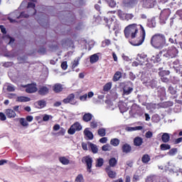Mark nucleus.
Wrapping results in <instances>:
<instances>
[{
    "mask_svg": "<svg viewBox=\"0 0 182 182\" xmlns=\"http://www.w3.org/2000/svg\"><path fill=\"white\" fill-rule=\"evenodd\" d=\"M160 149L163 151H166V150H170L171 149V146L170 144H162L160 145Z\"/></svg>",
    "mask_w": 182,
    "mask_h": 182,
    "instance_id": "nucleus-41",
    "label": "nucleus"
},
{
    "mask_svg": "<svg viewBox=\"0 0 182 182\" xmlns=\"http://www.w3.org/2000/svg\"><path fill=\"white\" fill-rule=\"evenodd\" d=\"M23 87L26 88V93H36L38 92V87L36 83H31L23 85Z\"/></svg>",
    "mask_w": 182,
    "mask_h": 182,
    "instance_id": "nucleus-10",
    "label": "nucleus"
},
{
    "mask_svg": "<svg viewBox=\"0 0 182 182\" xmlns=\"http://www.w3.org/2000/svg\"><path fill=\"white\" fill-rule=\"evenodd\" d=\"M79 62H80V58L78 57L74 60L72 65V68L75 69V68L79 66Z\"/></svg>",
    "mask_w": 182,
    "mask_h": 182,
    "instance_id": "nucleus-46",
    "label": "nucleus"
},
{
    "mask_svg": "<svg viewBox=\"0 0 182 182\" xmlns=\"http://www.w3.org/2000/svg\"><path fill=\"white\" fill-rule=\"evenodd\" d=\"M112 89V82H107L103 87L104 92H109Z\"/></svg>",
    "mask_w": 182,
    "mask_h": 182,
    "instance_id": "nucleus-47",
    "label": "nucleus"
},
{
    "mask_svg": "<svg viewBox=\"0 0 182 182\" xmlns=\"http://www.w3.org/2000/svg\"><path fill=\"white\" fill-rule=\"evenodd\" d=\"M176 15H178V16L182 19V10H178L176 11Z\"/></svg>",
    "mask_w": 182,
    "mask_h": 182,
    "instance_id": "nucleus-64",
    "label": "nucleus"
},
{
    "mask_svg": "<svg viewBox=\"0 0 182 182\" xmlns=\"http://www.w3.org/2000/svg\"><path fill=\"white\" fill-rule=\"evenodd\" d=\"M137 32H139V28H137V24H130L127 26L124 31L125 38H132V39H134L136 38V35H137Z\"/></svg>",
    "mask_w": 182,
    "mask_h": 182,
    "instance_id": "nucleus-3",
    "label": "nucleus"
},
{
    "mask_svg": "<svg viewBox=\"0 0 182 182\" xmlns=\"http://www.w3.org/2000/svg\"><path fill=\"white\" fill-rule=\"evenodd\" d=\"M105 171L109 178H116V176L117 173H116L115 171H112V168H110V166H107Z\"/></svg>",
    "mask_w": 182,
    "mask_h": 182,
    "instance_id": "nucleus-21",
    "label": "nucleus"
},
{
    "mask_svg": "<svg viewBox=\"0 0 182 182\" xmlns=\"http://www.w3.org/2000/svg\"><path fill=\"white\" fill-rule=\"evenodd\" d=\"M139 28L141 30V36L137 38V41H129V43L132 45V46H140L144 42V39H146V31L144 28L141 25H139Z\"/></svg>",
    "mask_w": 182,
    "mask_h": 182,
    "instance_id": "nucleus-6",
    "label": "nucleus"
},
{
    "mask_svg": "<svg viewBox=\"0 0 182 182\" xmlns=\"http://www.w3.org/2000/svg\"><path fill=\"white\" fill-rule=\"evenodd\" d=\"M136 60L139 62L141 65H145L147 63V55H146L144 53H142L141 54H138L136 58Z\"/></svg>",
    "mask_w": 182,
    "mask_h": 182,
    "instance_id": "nucleus-13",
    "label": "nucleus"
},
{
    "mask_svg": "<svg viewBox=\"0 0 182 182\" xmlns=\"http://www.w3.org/2000/svg\"><path fill=\"white\" fill-rule=\"evenodd\" d=\"M36 5L32 3L29 2L27 6V9H28V14H26L25 12H21L20 14L18 13V11H14V13L11 14V16L9 17V21L11 23L14 22H16L15 19H21V18H28L29 16L35 15L36 14V9H35Z\"/></svg>",
    "mask_w": 182,
    "mask_h": 182,
    "instance_id": "nucleus-1",
    "label": "nucleus"
},
{
    "mask_svg": "<svg viewBox=\"0 0 182 182\" xmlns=\"http://www.w3.org/2000/svg\"><path fill=\"white\" fill-rule=\"evenodd\" d=\"M168 16H170V9H164L160 14V22L162 24L166 23V21L168 19Z\"/></svg>",
    "mask_w": 182,
    "mask_h": 182,
    "instance_id": "nucleus-9",
    "label": "nucleus"
},
{
    "mask_svg": "<svg viewBox=\"0 0 182 182\" xmlns=\"http://www.w3.org/2000/svg\"><path fill=\"white\" fill-rule=\"evenodd\" d=\"M110 43H111L110 40H105L102 41V45H104V46H109Z\"/></svg>",
    "mask_w": 182,
    "mask_h": 182,
    "instance_id": "nucleus-63",
    "label": "nucleus"
},
{
    "mask_svg": "<svg viewBox=\"0 0 182 182\" xmlns=\"http://www.w3.org/2000/svg\"><path fill=\"white\" fill-rule=\"evenodd\" d=\"M82 162L86 164L87 171H88V173H92V164L93 163V159H92L90 156H86L82 159Z\"/></svg>",
    "mask_w": 182,
    "mask_h": 182,
    "instance_id": "nucleus-7",
    "label": "nucleus"
},
{
    "mask_svg": "<svg viewBox=\"0 0 182 182\" xmlns=\"http://www.w3.org/2000/svg\"><path fill=\"white\" fill-rule=\"evenodd\" d=\"M104 163H105V161L103 160V159L100 158V159H97V163H96L95 166L96 167H102V166H103Z\"/></svg>",
    "mask_w": 182,
    "mask_h": 182,
    "instance_id": "nucleus-50",
    "label": "nucleus"
},
{
    "mask_svg": "<svg viewBox=\"0 0 182 182\" xmlns=\"http://www.w3.org/2000/svg\"><path fill=\"white\" fill-rule=\"evenodd\" d=\"M97 133L100 137H105V136H106V129L100 128L98 129Z\"/></svg>",
    "mask_w": 182,
    "mask_h": 182,
    "instance_id": "nucleus-44",
    "label": "nucleus"
},
{
    "mask_svg": "<svg viewBox=\"0 0 182 182\" xmlns=\"http://www.w3.org/2000/svg\"><path fill=\"white\" fill-rule=\"evenodd\" d=\"M90 127L92 129H96V127H97V121L96 120H92L91 122H90Z\"/></svg>",
    "mask_w": 182,
    "mask_h": 182,
    "instance_id": "nucleus-52",
    "label": "nucleus"
},
{
    "mask_svg": "<svg viewBox=\"0 0 182 182\" xmlns=\"http://www.w3.org/2000/svg\"><path fill=\"white\" fill-rule=\"evenodd\" d=\"M89 147L94 154H96L97 153V151H99V149H97V146L95 144L90 143Z\"/></svg>",
    "mask_w": 182,
    "mask_h": 182,
    "instance_id": "nucleus-34",
    "label": "nucleus"
},
{
    "mask_svg": "<svg viewBox=\"0 0 182 182\" xmlns=\"http://www.w3.org/2000/svg\"><path fill=\"white\" fill-rule=\"evenodd\" d=\"M53 90H54V92L55 93H60V92H62V90H63V85H62L60 83H56L53 87Z\"/></svg>",
    "mask_w": 182,
    "mask_h": 182,
    "instance_id": "nucleus-24",
    "label": "nucleus"
},
{
    "mask_svg": "<svg viewBox=\"0 0 182 182\" xmlns=\"http://www.w3.org/2000/svg\"><path fill=\"white\" fill-rule=\"evenodd\" d=\"M99 60V55L97 53H95L94 55H92L90 57V63L93 64V63H96V62H97Z\"/></svg>",
    "mask_w": 182,
    "mask_h": 182,
    "instance_id": "nucleus-31",
    "label": "nucleus"
},
{
    "mask_svg": "<svg viewBox=\"0 0 182 182\" xmlns=\"http://www.w3.org/2000/svg\"><path fill=\"white\" fill-rule=\"evenodd\" d=\"M61 68L62 69H63V70H66V69H68V62L67 61H64L61 63Z\"/></svg>",
    "mask_w": 182,
    "mask_h": 182,
    "instance_id": "nucleus-59",
    "label": "nucleus"
},
{
    "mask_svg": "<svg viewBox=\"0 0 182 182\" xmlns=\"http://www.w3.org/2000/svg\"><path fill=\"white\" fill-rule=\"evenodd\" d=\"M163 143H168L170 141V134L163 133L161 136Z\"/></svg>",
    "mask_w": 182,
    "mask_h": 182,
    "instance_id": "nucleus-29",
    "label": "nucleus"
},
{
    "mask_svg": "<svg viewBox=\"0 0 182 182\" xmlns=\"http://www.w3.org/2000/svg\"><path fill=\"white\" fill-rule=\"evenodd\" d=\"M122 79V73L120 71H117L112 78L113 82H117Z\"/></svg>",
    "mask_w": 182,
    "mask_h": 182,
    "instance_id": "nucleus-32",
    "label": "nucleus"
},
{
    "mask_svg": "<svg viewBox=\"0 0 182 182\" xmlns=\"http://www.w3.org/2000/svg\"><path fill=\"white\" fill-rule=\"evenodd\" d=\"M87 99V94H85L80 97V100H81V102H85Z\"/></svg>",
    "mask_w": 182,
    "mask_h": 182,
    "instance_id": "nucleus-62",
    "label": "nucleus"
},
{
    "mask_svg": "<svg viewBox=\"0 0 182 182\" xmlns=\"http://www.w3.org/2000/svg\"><path fill=\"white\" fill-rule=\"evenodd\" d=\"M100 143L105 144V143H107V137H102L100 139Z\"/></svg>",
    "mask_w": 182,
    "mask_h": 182,
    "instance_id": "nucleus-61",
    "label": "nucleus"
},
{
    "mask_svg": "<svg viewBox=\"0 0 182 182\" xmlns=\"http://www.w3.org/2000/svg\"><path fill=\"white\" fill-rule=\"evenodd\" d=\"M0 120H1V122H5V120H6V115L3 112H0Z\"/></svg>",
    "mask_w": 182,
    "mask_h": 182,
    "instance_id": "nucleus-60",
    "label": "nucleus"
},
{
    "mask_svg": "<svg viewBox=\"0 0 182 182\" xmlns=\"http://www.w3.org/2000/svg\"><path fill=\"white\" fill-rule=\"evenodd\" d=\"M151 45L155 49H163L166 46V36L156 33L151 38Z\"/></svg>",
    "mask_w": 182,
    "mask_h": 182,
    "instance_id": "nucleus-2",
    "label": "nucleus"
},
{
    "mask_svg": "<svg viewBox=\"0 0 182 182\" xmlns=\"http://www.w3.org/2000/svg\"><path fill=\"white\" fill-rule=\"evenodd\" d=\"M4 113L8 119H14L16 117V112H15L14 110L12 109H6Z\"/></svg>",
    "mask_w": 182,
    "mask_h": 182,
    "instance_id": "nucleus-16",
    "label": "nucleus"
},
{
    "mask_svg": "<svg viewBox=\"0 0 182 182\" xmlns=\"http://www.w3.org/2000/svg\"><path fill=\"white\" fill-rule=\"evenodd\" d=\"M145 137L146 139H151V137H153V132H151V131L146 132L145 134Z\"/></svg>",
    "mask_w": 182,
    "mask_h": 182,
    "instance_id": "nucleus-53",
    "label": "nucleus"
},
{
    "mask_svg": "<svg viewBox=\"0 0 182 182\" xmlns=\"http://www.w3.org/2000/svg\"><path fill=\"white\" fill-rule=\"evenodd\" d=\"M143 144V138L140 136H136L134 139V146H136V147H140Z\"/></svg>",
    "mask_w": 182,
    "mask_h": 182,
    "instance_id": "nucleus-25",
    "label": "nucleus"
},
{
    "mask_svg": "<svg viewBox=\"0 0 182 182\" xmlns=\"http://www.w3.org/2000/svg\"><path fill=\"white\" fill-rule=\"evenodd\" d=\"M166 95V88L164 87H161L158 88V96L161 98V100H164Z\"/></svg>",
    "mask_w": 182,
    "mask_h": 182,
    "instance_id": "nucleus-18",
    "label": "nucleus"
},
{
    "mask_svg": "<svg viewBox=\"0 0 182 182\" xmlns=\"http://www.w3.org/2000/svg\"><path fill=\"white\" fill-rule=\"evenodd\" d=\"M59 161L61 163V164H63V166H68V164L70 163V161L67 159L66 156H60Z\"/></svg>",
    "mask_w": 182,
    "mask_h": 182,
    "instance_id": "nucleus-30",
    "label": "nucleus"
},
{
    "mask_svg": "<svg viewBox=\"0 0 182 182\" xmlns=\"http://www.w3.org/2000/svg\"><path fill=\"white\" fill-rule=\"evenodd\" d=\"M171 106H173V102L167 101L157 104L156 109H167V107H171Z\"/></svg>",
    "mask_w": 182,
    "mask_h": 182,
    "instance_id": "nucleus-14",
    "label": "nucleus"
},
{
    "mask_svg": "<svg viewBox=\"0 0 182 182\" xmlns=\"http://www.w3.org/2000/svg\"><path fill=\"white\" fill-rule=\"evenodd\" d=\"M118 107L121 113H124V112H127V110H129V107H130V105H129V102L127 101H121L119 102Z\"/></svg>",
    "mask_w": 182,
    "mask_h": 182,
    "instance_id": "nucleus-12",
    "label": "nucleus"
},
{
    "mask_svg": "<svg viewBox=\"0 0 182 182\" xmlns=\"http://www.w3.org/2000/svg\"><path fill=\"white\" fill-rule=\"evenodd\" d=\"M144 83L147 87H151V89L157 87V80H149Z\"/></svg>",
    "mask_w": 182,
    "mask_h": 182,
    "instance_id": "nucleus-20",
    "label": "nucleus"
},
{
    "mask_svg": "<svg viewBox=\"0 0 182 182\" xmlns=\"http://www.w3.org/2000/svg\"><path fill=\"white\" fill-rule=\"evenodd\" d=\"M149 28H156V18H152L148 21Z\"/></svg>",
    "mask_w": 182,
    "mask_h": 182,
    "instance_id": "nucleus-43",
    "label": "nucleus"
},
{
    "mask_svg": "<svg viewBox=\"0 0 182 182\" xmlns=\"http://www.w3.org/2000/svg\"><path fill=\"white\" fill-rule=\"evenodd\" d=\"M63 103L65 105H68V103H70V105H75L77 103V101L75 100V94L72 93L70 94L66 98H65L63 100Z\"/></svg>",
    "mask_w": 182,
    "mask_h": 182,
    "instance_id": "nucleus-11",
    "label": "nucleus"
},
{
    "mask_svg": "<svg viewBox=\"0 0 182 182\" xmlns=\"http://www.w3.org/2000/svg\"><path fill=\"white\" fill-rule=\"evenodd\" d=\"M110 144L114 146V147H117V146L120 144V140H119L117 138L112 139L110 141Z\"/></svg>",
    "mask_w": 182,
    "mask_h": 182,
    "instance_id": "nucleus-38",
    "label": "nucleus"
},
{
    "mask_svg": "<svg viewBox=\"0 0 182 182\" xmlns=\"http://www.w3.org/2000/svg\"><path fill=\"white\" fill-rule=\"evenodd\" d=\"M168 91L169 93H171V95H176V90H174V87L172 86L168 87Z\"/></svg>",
    "mask_w": 182,
    "mask_h": 182,
    "instance_id": "nucleus-58",
    "label": "nucleus"
},
{
    "mask_svg": "<svg viewBox=\"0 0 182 182\" xmlns=\"http://www.w3.org/2000/svg\"><path fill=\"white\" fill-rule=\"evenodd\" d=\"M105 103H106L107 107V109H109V110H114L115 106L113 105V102H112V101L107 100L105 101Z\"/></svg>",
    "mask_w": 182,
    "mask_h": 182,
    "instance_id": "nucleus-40",
    "label": "nucleus"
},
{
    "mask_svg": "<svg viewBox=\"0 0 182 182\" xmlns=\"http://www.w3.org/2000/svg\"><path fill=\"white\" fill-rule=\"evenodd\" d=\"M108 2L109 6L111 8H114L116 6V1L114 0H109Z\"/></svg>",
    "mask_w": 182,
    "mask_h": 182,
    "instance_id": "nucleus-54",
    "label": "nucleus"
},
{
    "mask_svg": "<svg viewBox=\"0 0 182 182\" xmlns=\"http://www.w3.org/2000/svg\"><path fill=\"white\" fill-rule=\"evenodd\" d=\"M133 92V87L125 85L123 88L122 96H129Z\"/></svg>",
    "mask_w": 182,
    "mask_h": 182,
    "instance_id": "nucleus-22",
    "label": "nucleus"
},
{
    "mask_svg": "<svg viewBox=\"0 0 182 182\" xmlns=\"http://www.w3.org/2000/svg\"><path fill=\"white\" fill-rule=\"evenodd\" d=\"M109 166H108V167H110V168H112V167H116V165L117 164V160L116 158H111L109 160Z\"/></svg>",
    "mask_w": 182,
    "mask_h": 182,
    "instance_id": "nucleus-36",
    "label": "nucleus"
},
{
    "mask_svg": "<svg viewBox=\"0 0 182 182\" xmlns=\"http://www.w3.org/2000/svg\"><path fill=\"white\" fill-rule=\"evenodd\" d=\"M102 151H110L112 150V146L110 144H107L102 146Z\"/></svg>",
    "mask_w": 182,
    "mask_h": 182,
    "instance_id": "nucleus-48",
    "label": "nucleus"
},
{
    "mask_svg": "<svg viewBox=\"0 0 182 182\" xmlns=\"http://www.w3.org/2000/svg\"><path fill=\"white\" fill-rule=\"evenodd\" d=\"M161 53H162L163 57L166 58V59H171L177 56L178 50L176 47L171 46L168 48L167 50L164 49L161 50Z\"/></svg>",
    "mask_w": 182,
    "mask_h": 182,
    "instance_id": "nucleus-4",
    "label": "nucleus"
},
{
    "mask_svg": "<svg viewBox=\"0 0 182 182\" xmlns=\"http://www.w3.org/2000/svg\"><path fill=\"white\" fill-rule=\"evenodd\" d=\"M6 38L9 40V45H11V46H14V42H15V39L9 36H6Z\"/></svg>",
    "mask_w": 182,
    "mask_h": 182,
    "instance_id": "nucleus-56",
    "label": "nucleus"
},
{
    "mask_svg": "<svg viewBox=\"0 0 182 182\" xmlns=\"http://www.w3.org/2000/svg\"><path fill=\"white\" fill-rule=\"evenodd\" d=\"M75 182H85V178H83V175L80 173L77 176L75 180Z\"/></svg>",
    "mask_w": 182,
    "mask_h": 182,
    "instance_id": "nucleus-45",
    "label": "nucleus"
},
{
    "mask_svg": "<svg viewBox=\"0 0 182 182\" xmlns=\"http://www.w3.org/2000/svg\"><path fill=\"white\" fill-rule=\"evenodd\" d=\"M92 117H93V114L89 112L85 113L82 117V120L86 123H87L88 122H90V120H92Z\"/></svg>",
    "mask_w": 182,
    "mask_h": 182,
    "instance_id": "nucleus-28",
    "label": "nucleus"
},
{
    "mask_svg": "<svg viewBox=\"0 0 182 182\" xmlns=\"http://www.w3.org/2000/svg\"><path fill=\"white\" fill-rule=\"evenodd\" d=\"M38 95H41V96H46L48 93H49V88L46 86H41L38 89Z\"/></svg>",
    "mask_w": 182,
    "mask_h": 182,
    "instance_id": "nucleus-19",
    "label": "nucleus"
},
{
    "mask_svg": "<svg viewBox=\"0 0 182 182\" xmlns=\"http://www.w3.org/2000/svg\"><path fill=\"white\" fill-rule=\"evenodd\" d=\"M122 18L124 21H130V19L134 18V15L133 14H123Z\"/></svg>",
    "mask_w": 182,
    "mask_h": 182,
    "instance_id": "nucleus-35",
    "label": "nucleus"
},
{
    "mask_svg": "<svg viewBox=\"0 0 182 182\" xmlns=\"http://www.w3.org/2000/svg\"><path fill=\"white\" fill-rule=\"evenodd\" d=\"M19 123L21 124V126H23V127H28L29 126L28 121L25 119V118H20Z\"/></svg>",
    "mask_w": 182,
    "mask_h": 182,
    "instance_id": "nucleus-42",
    "label": "nucleus"
},
{
    "mask_svg": "<svg viewBox=\"0 0 182 182\" xmlns=\"http://www.w3.org/2000/svg\"><path fill=\"white\" fill-rule=\"evenodd\" d=\"M122 152L125 153V154H128L132 151V146L129 144H125L122 146Z\"/></svg>",
    "mask_w": 182,
    "mask_h": 182,
    "instance_id": "nucleus-27",
    "label": "nucleus"
},
{
    "mask_svg": "<svg viewBox=\"0 0 182 182\" xmlns=\"http://www.w3.org/2000/svg\"><path fill=\"white\" fill-rule=\"evenodd\" d=\"M16 102H31V98L28 97L21 96L16 98Z\"/></svg>",
    "mask_w": 182,
    "mask_h": 182,
    "instance_id": "nucleus-37",
    "label": "nucleus"
},
{
    "mask_svg": "<svg viewBox=\"0 0 182 182\" xmlns=\"http://www.w3.org/2000/svg\"><path fill=\"white\" fill-rule=\"evenodd\" d=\"M139 0H124V5L127 8H133L134 5H137Z\"/></svg>",
    "mask_w": 182,
    "mask_h": 182,
    "instance_id": "nucleus-17",
    "label": "nucleus"
},
{
    "mask_svg": "<svg viewBox=\"0 0 182 182\" xmlns=\"http://www.w3.org/2000/svg\"><path fill=\"white\" fill-rule=\"evenodd\" d=\"M82 124L79 122H75L73 125L70 126V129L68 131V134H75L76 132H80L82 130Z\"/></svg>",
    "mask_w": 182,
    "mask_h": 182,
    "instance_id": "nucleus-8",
    "label": "nucleus"
},
{
    "mask_svg": "<svg viewBox=\"0 0 182 182\" xmlns=\"http://www.w3.org/2000/svg\"><path fill=\"white\" fill-rule=\"evenodd\" d=\"M113 31H117V29H120V23L117 21L113 22Z\"/></svg>",
    "mask_w": 182,
    "mask_h": 182,
    "instance_id": "nucleus-49",
    "label": "nucleus"
},
{
    "mask_svg": "<svg viewBox=\"0 0 182 182\" xmlns=\"http://www.w3.org/2000/svg\"><path fill=\"white\" fill-rule=\"evenodd\" d=\"M158 75L164 83H168L170 82V79H168V76L170 75V70H164L163 68H159L158 69Z\"/></svg>",
    "mask_w": 182,
    "mask_h": 182,
    "instance_id": "nucleus-5",
    "label": "nucleus"
},
{
    "mask_svg": "<svg viewBox=\"0 0 182 182\" xmlns=\"http://www.w3.org/2000/svg\"><path fill=\"white\" fill-rule=\"evenodd\" d=\"M169 156H176L177 154V148H173L168 151Z\"/></svg>",
    "mask_w": 182,
    "mask_h": 182,
    "instance_id": "nucleus-51",
    "label": "nucleus"
},
{
    "mask_svg": "<svg viewBox=\"0 0 182 182\" xmlns=\"http://www.w3.org/2000/svg\"><path fill=\"white\" fill-rule=\"evenodd\" d=\"M154 5H156V0H145L143 4L144 8H154Z\"/></svg>",
    "mask_w": 182,
    "mask_h": 182,
    "instance_id": "nucleus-15",
    "label": "nucleus"
},
{
    "mask_svg": "<svg viewBox=\"0 0 182 182\" xmlns=\"http://www.w3.org/2000/svg\"><path fill=\"white\" fill-rule=\"evenodd\" d=\"M38 109H43L46 106V101L45 100H41L36 102Z\"/></svg>",
    "mask_w": 182,
    "mask_h": 182,
    "instance_id": "nucleus-33",
    "label": "nucleus"
},
{
    "mask_svg": "<svg viewBox=\"0 0 182 182\" xmlns=\"http://www.w3.org/2000/svg\"><path fill=\"white\" fill-rule=\"evenodd\" d=\"M150 160H151V158H150V156L149 154H144L142 156L141 161L144 164H147V163H149V161H150Z\"/></svg>",
    "mask_w": 182,
    "mask_h": 182,
    "instance_id": "nucleus-39",
    "label": "nucleus"
},
{
    "mask_svg": "<svg viewBox=\"0 0 182 182\" xmlns=\"http://www.w3.org/2000/svg\"><path fill=\"white\" fill-rule=\"evenodd\" d=\"M7 90L8 92H15V86L13 85H9L7 86Z\"/></svg>",
    "mask_w": 182,
    "mask_h": 182,
    "instance_id": "nucleus-57",
    "label": "nucleus"
},
{
    "mask_svg": "<svg viewBox=\"0 0 182 182\" xmlns=\"http://www.w3.org/2000/svg\"><path fill=\"white\" fill-rule=\"evenodd\" d=\"M84 134L87 137L88 140H93V133L89 130V128H85L84 130Z\"/></svg>",
    "mask_w": 182,
    "mask_h": 182,
    "instance_id": "nucleus-26",
    "label": "nucleus"
},
{
    "mask_svg": "<svg viewBox=\"0 0 182 182\" xmlns=\"http://www.w3.org/2000/svg\"><path fill=\"white\" fill-rule=\"evenodd\" d=\"M161 55H163V53H161V51H160L159 54H156V55H153L151 58V62H153V63H159V62H161Z\"/></svg>",
    "mask_w": 182,
    "mask_h": 182,
    "instance_id": "nucleus-23",
    "label": "nucleus"
},
{
    "mask_svg": "<svg viewBox=\"0 0 182 182\" xmlns=\"http://www.w3.org/2000/svg\"><path fill=\"white\" fill-rule=\"evenodd\" d=\"M21 105H16L13 107V110L17 113H21Z\"/></svg>",
    "mask_w": 182,
    "mask_h": 182,
    "instance_id": "nucleus-55",
    "label": "nucleus"
}]
</instances>
